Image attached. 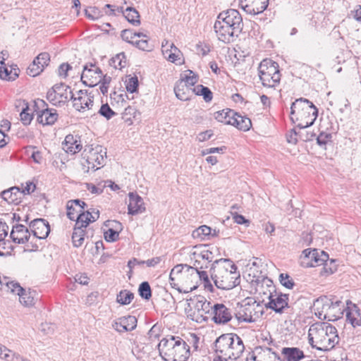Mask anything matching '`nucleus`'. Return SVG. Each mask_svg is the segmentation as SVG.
Here are the masks:
<instances>
[{
  "label": "nucleus",
  "mask_w": 361,
  "mask_h": 361,
  "mask_svg": "<svg viewBox=\"0 0 361 361\" xmlns=\"http://www.w3.org/2000/svg\"><path fill=\"white\" fill-rule=\"evenodd\" d=\"M210 271L212 281L219 289L231 290L240 283V274L238 267L228 259L216 260Z\"/></svg>",
  "instance_id": "1"
},
{
  "label": "nucleus",
  "mask_w": 361,
  "mask_h": 361,
  "mask_svg": "<svg viewBox=\"0 0 361 361\" xmlns=\"http://www.w3.org/2000/svg\"><path fill=\"white\" fill-rule=\"evenodd\" d=\"M335 326L326 322L312 324L308 331V343L312 348L320 351H329L339 343Z\"/></svg>",
  "instance_id": "2"
},
{
  "label": "nucleus",
  "mask_w": 361,
  "mask_h": 361,
  "mask_svg": "<svg viewBox=\"0 0 361 361\" xmlns=\"http://www.w3.org/2000/svg\"><path fill=\"white\" fill-rule=\"evenodd\" d=\"M190 348L183 338L174 336L163 338L158 345L159 354L165 361H187Z\"/></svg>",
  "instance_id": "3"
},
{
  "label": "nucleus",
  "mask_w": 361,
  "mask_h": 361,
  "mask_svg": "<svg viewBox=\"0 0 361 361\" xmlns=\"http://www.w3.org/2000/svg\"><path fill=\"white\" fill-rule=\"evenodd\" d=\"M318 115V110L312 102L307 99H296L290 107V118L297 123L296 127L305 129L312 126Z\"/></svg>",
  "instance_id": "4"
},
{
  "label": "nucleus",
  "mask_w": 361,
  "mask_h": 361,
  "mask_svg": "<svg viewBox=\"0 0 361 361\" xmlns=\"http://www.w3.org/2000/svg\"><path fill=\"white\" fill-rule=\"evenodd\" d=\"M312 311L320 319L336 321L344 312V303L327 296H322L314 301Z\"/></svg>",
  "instance_id": "5"
},
{
  "label": "nucleus",
  "mask_w": 361,
  "mask_h": 361,
  "mask_svg": "<svg viewBox=\"0 0 361 361\" xmlns=\"http://www.w3.org/2000/svg\"><path fill=\"white\" fill-rule=\"evenodd\" d=\"M215 351L226 359L236 360L244 352L242 339L236 334H226L219 336L214 343Z\"/></svg>",
  "instance_id": "6"
},
{
  "label": "nucleus",
  "mask_w": 361,
  "mask_h": 361,
  "mask_svg": "<svg viewBox=\"0 0 361 361\" xmlns=\"http://www.w3.org/2000/svg\"><path fill=\"white\" fill-rule=\"evenodd\" d=\"M266 286L268 288L269 300L267 305V307L274 310L276 312L281 313L286 308H288V295L286 294H278L277 293H273L274 290V286H273V281L267 277H263L261 281V284H258L256 290L259 293L263 292L264 294H267L264 291V286Z\"/></svg>",
  "instance_id": "7"
},
{
  "label": "nucleus",
  "mask_w": 361,
  "mask_h": 361,
  "mask_svg": "<svg viewBox=\"0 0 361 361\" xmlns=\"http://www.w3.org/2000/svg\"><path fill=\"white\" fill-rule=\"evenodd\" d=\"M258 71L263 86L274 88L279 85L281 73L276 62L271 59H264L260 63Z\"/></svg>",
  "instance_id": "8"
},
{
  "label": "nucleus",
  "mask_w": 361,
  "mask_h": 361,
  "mask_svg": "<svg viewBox=\"0 0 361 361\" xmlns=\"http://www.w3.org/2000/svg\"><path fill=\"white\" fill-rule=\"evenodd\" d=\"M188 317L197 323H202L212 316V305L204 297L199 296L189 303Z\"/></svg>",
  "instance_id": "9"
},
{
  "label": "nucleus",
  "mask_w": 361,
  "mask_h": 361,
  "mask_svg": "<svg viewBox=\"0 0 361 361\" xmlns=\"http://www.w3.org/2000/svg\"><path fill=\"white\" fill-rule=\"evenodd\" d=\"M0 285L1 290L18 295L22 305L29 307L34 304V297L31 292H27L18 282L9 277L0 276Z\"/></svg>",
  "instance_id": "10"
},
{
  "label": "nucleus",
  "mask_w": 361,
  "mask_h": 361,
  "mask_svg": "<svg viewBox=\"0 0 361 361\" xmlns=\"http://www.w3.org/2000/svg\"><path fill=\"white\" fill-rule=\"evenodd\" d=\"M106 154V149L101 145L95 147L88 146L82 153L83 158L87 163V170L95 171L99 168L100 165L104 164Z\"/></svg>",
  "instance_id": "11"
},
{
  "label": "nucleus",
  "mask_w": 361,
  "mask_h": 361,
  "mask_svg": "<svg viewBox=\"0 0 361 361\" xmlns=\"http://www.w3.org/2000/svg\"><path fill=\"white\" fill-rule=\"evenodd\" d=\"M264 313L262 306L255 301L241 306L235 314V317L240 322L252 323L262 317Z\"/></svg>",
  "instance_id": "12"
},
{
  "label": "nucleus",
  "mask_w": 361,
  "mask_h": 361,
  "mask_svg": "<svg viewBox=\"0 0 361 361\" xmlns=\"http://www.w3.org/2000/svg\"><path fill=\"white\" fill-rule=\"evenodd\" d=\"M196 268L187 264H178L171 269L172 279L181 282V286H190L197 279Z\"/></svg>",
  "instance_id": "13"
},
{
  "label": "nucleus",
  "mask_w": 361,
  "mask_h": 361,
  "mask_svg": "<svg viewBox=\"0 0 361 361\" xmlns=\"http://www.w3.org/2000/svg\"><path fill=\"white\" fill-rule=\"evenodd\" d=\"M72 92L64 83L56 84L47 94V99L54 105L64 104L71 98Z\"/></svg>",
  "instance_id": "14"
},
{
  "label": "nucleus",
  "mask_w": 361,
  "mask_h": 361,
  "mask_svg": "<svg viewBox=\"0 0 361 361\" xmlns=\"http://www.w3.org/2000/svg\"><path fill=\"white\" fill-rule=\"evenodd\" d=\"M73 106L76 111L85 112L92 109L94 106V95L87 90H81L72 94Z\"/></svg>",
  "instance_id": "15"
},
{
  "label": "nucleus",
  "mask_w": 361,
  "mask_h": 361,
  "mask_svg": "<svg viewBox=\"0 0 361 361\" xmlns=\"http://www.w3.org/2000/svg\"><path fill=\"white\" fill-rule=\"evenodd\" d=\"M302 263L307 267H317L322 265L324 262L329 259V255L324 251L317 249L303 250Z\"/></svg>",
  "instance_id": "16"
},
{
  "label": "nucleus",
  "mask_w": 361,
  "mask_h": 361,
  "mask_svg": "<svg viewBox=\"0 0 361 361\" xmlns=\"http://www.w3.org/2000/svg\"><path fill=\"white\" fill-rule=\"evenodd\" d=\"M217 19L233 27L235 32H240L243 30L242 16L238 11L235 9H228L227 11H222L219 14Z\"/></svg>",
  "instance_id": "17"
},
{
  "label": "nucleus",
  "mask_w": 361,
  "mask_h": 361,
  "mask_svg": "<svg viewBox=\"0 0 361 361\" xmlns=\"http://www.w3.org/2000/svg\"><path fill=\"white\" fill-rule=\"evenodd\" d=\"M102 78V72L99 68L90 63V66H85L81 75V80L89 87H94L99 84Z\"/></svg>",
  "instance_id": "18"
},
{
  "label": "nucleus",
  "mask_w": 361,
  "mask_h": 361,
  "mask_svg": "<svg viewBox=\"0 0 361 361\" xmlns=\"http://www.w3.org/2000/svg\"><path fill=\"white\" fill-rule=\"evenodd\" d=\"M214 29L219 41L230 43L234 37H238L240 32H235L233 27H230L221 20L217 19L214 23Z\"/></svg>",
  "instance_id": "19"
},
{
  "label": "nucleus",
  "mask_w": 361,
  "mask_h": 361,
  "mask_svg": "<svg viewBox=\"0 0 361 361\" xmlns=\"http://www.w3.org/2000/svg\"><path fill=\"white\" fill-rule=\"evenodd\" d=\"M29 226L33 234V239H45L50 233L49 224L44 219H36L32 221Z\"/></svg>",
  "instance_id": "20"
},
{
  "label": "nucleus",
  "mask_w": 361,
  "mask_h": 361,
  "mask_svg": "<svg viewBox=\"0 0 361 361\" xmlns=\"http://www.w3.org/2000/svg\"><path fill=\"white\" fill-rule=\"evenodd\" d=\"M62 148L66 153L70 154H75L79 152L82 148L80 137L71 134L66 135L62 142Z\"/></svg>",
  "instance_id": "21"
},
{
  "label": "nucleus",
  "mask_w": 361,
  "mask_h": 361,
  "mask_svg": "<svg viewBox=\"0 0 361 361\" xmlns=\"http://www.w3.org/2000/svg\"><path fill=\"white\" fill-rule=\"evenodd\" d=\"M212 308L213 320L215 323L225 324L231 319V313L224 305L216 304Z\"/></svg>",
  "instance_id": "22"
},
{
  "label": "nucleus",
  "mask_w": 361,
  "mask_h": 361,
  "mask_svg": "<svg viewBox=\"0 0 361 361\" xmlns=\"http://www.w3.org/2000/svg\"><path fill=\"white\" fill-rule=\"evenodd\" d=\"M128 197V210L129 214L135 215L145 211L143 200L140 195L134 192H130Z\"/></svg>",
  "instance_id": "23"
},
{
  "label": "nucleus",
  "mask_w": 361,
  "mask_h": 361,
  "mask_svg": "<svg viewBox=\"0 0 361 361\" xmlns=\"http://www.w3.org/2000/svg\"><path fill=\"white\" fill-rule=\"evenodd\" d=\"M344 311L348 323L353 327L361 326V313L357 306L352 302H347V307H344Z\"/></svg>",
  "instance_id": "24"
},
{
  "label": "nucleus",
  "mask_w": 361,
  "mask_h": 361,
  "mask_svg": "<svg viewBox=\"0 0 361 361\" xmlns=\"http://www.w3.org/2000/svg\"><path fill=\"white\" fill-rule=\"evenodd\" d=\"M11 238L13 242L18 244H23L28 242L30 238L29 230L22 224H17L13 227L11 232Z\"/></svg>",
  "instance_id": "25"
},
{
  "label": "nucleus",
  "mask_w": 361,
  "mask_h": 361,
  "mask_svg": "<svg viewBox=\"0 0 361 361\" xmlns=\"http://www.w3.org/2000/svg\"><path fill=\"white\" fill-rule=\"evenodd\" d=\"M1 197L8 204H18L23 197V192L18 187H12L1 192Z\"/></svg>",
  "instance_id": "26"
},
{
  "label": "nucleus",
  "mask_w": 361,
  "mask_h": 361,
  "mask_svg": "<svg viewBox=\"0 0 361 361\" xmlns=\"http://www.w3.org/2000/svg\"><path fill=\"white\" fill-rule=\"evenodd\" d=\"M192 91L193 88L188 87V85L184 82L183 80H179L174 87V92L176 97L182 101L188 100Z\"/></svg>",
  "instance_id": "27"
},
{
  "label": "nucleus",
  "mask_w": 361,
  "mask_h": 361,
  "mask_svg": "<svg viewBox=\"0 0 361 361\" xmlns=\"http://www.w3.org/2000/svg\"><path fill=\"white\" fill-rule=\"evenodd\" d=\"M281 354L286 361H300L305 357L303 351L295 347L283 348Z\"/></svg>",
  "instance_id": "28"
},
{
  "label": "nucleus",
  "mask_w": 361,
  "mask_h": 361,
  "mask_svg": "<svg viewBox=\"0 0 361 361\" xmlns=\"http://www.w3.org/2000/svg\"><path fill=\"white\" fill-rule=\"evenodd\" d=\"M58 118V114L56 109H44L37 115V120L43 126L53 125Z\"/></svg>",
  "instance_id": "29"
},
{
  "label": "nucleus",
  "mask_w": 361,
  "mask_h": 361,
  "mask_svg": "<svg viewBox=\"0 0 361 361\" xmlns=\"http://www.w3.org/2000/svg\"><path fill=\"white\" fill-rule=\"evenodd\" d=\"M269 0H255L249 5H243L245 11L250 14H259L262 13L268 6Z\"/></svg>",
  "instance_id": "30"
},
{
  "label": "nucleus",
  "mask_w": 361,
  "mask_h": 361,
  "mask_svg": "<svg viewBox=\"0 0 361 361\" xmlns=\"http://www.w3.org/2000/svg\"><path fill=\"white\" fill-rule=\"evenodd\" d=\"M231 125L235 126L240 130L247 131L251 128L252 123L249 118L242 116L235 112V115L233 117Z\"/></svg>",
  "instance_id": "31"
},
{
  "label": "nucleus",
  "mask_w": 361,
  "mask_h": 361,
  "mask_svg": "<svg viewBox=\"0 0 361 361\" xmlns=\"http://www.w3.org/2000/svg\"><path fill=\"white\" fill-rule=\"evenodd\" d=\"M235 112L231 109H224L215 113V118L221 123L231 125Z\"/></svg>",
  "instance_id": "32"
},
{
  "label": "nucleus",
  "mask_w": 361,
  "mask_h": 361,
  "mask_svg": "<svg viewBox=\"0 0 361 361\" xmlns=\"http://www.w3.org/2000/svg\"><path fill=\"white\" fill-rule=\"evenodd\" d=\"M247 266L250 267L249 275L253 274V277L256 278V281L257 283V286L258 284H261V282H259V274H262V271L259 269L262 266V262L261 259H259L258 258H254L252 262H250ZM254 281V279L252 280Z\"/></svg>",
  "instance_id": "33"
},
{
  "label": "nucleus",
  "mask_w": 361,
  "mask_h": 361,
  "mask_svg": "<svg viewBox=\"0 0 361 361\" xmlns=\"http://www.w3.org/2000/svg\"><path fill=\"white\" fill-rule=\"evenodd\" d=\"M195 250L192 252V259H200V260L208 261V264L212 261L213 256L212 252L202 247H195Z\"/></svg>",
  "instance_id": "34"
},
{
  "label": "nucleus",
  "mask_w": 361,
  "mask_h": 361,
  "mask_svg": "<svg viewBox=\"0 0 361 361\" xmlns=\"http://www.w3.org/2000/svg\"><path fill=\"white\" fill-rule=\"evenodd\" d=\"M124 16L133 25L137 26L140 24V14L135 8L128 7Z\"/></svg>",
  "instance_id": "35"
},
{
  "label": "nucleus",
  "mask_w": 361,
  "mask_h": 361,
  "mask_svg": "<svg viewBox=\"0 0 361 361\" xmlns=\"http://www.w3.org/2000/svg\"><path fill=\"white\" fill-rule=\"evenodd\" d=\"M85 231L84 228L75 226L73 235L72 241L75 247H80L84 243Z\"/></svg>",
  "instance_id": "36"
},
{
  "label": "nucleus",
  "mask_w": 361,
  "mask_h": 361,
  "mask_svg": "<svg viewBox=\"0 0 361 361\" xmlns=\"http://www.w3.org/2000/svg\"><path fill=\"white\" fill-rule=\"evenodd\" d=\"M137 114H140V113L135 106H128L125 107L124 111L122 114V118L128 125H131L133 124V118H135Z\"/></svg>",
  "instance_id": "37"
},
{
  "label": "nucleus",
  "mask_w": 361,
  "mask_h": 361,
  "mask_svg": "<svg viewBox=\"0 0 361 361\" xmlns=\"http://www.w3.org/2000/svg\"><path fill=\"white\" fill-rule=\"evenodd\" d=\"M134 298V294L128 290H122L116 297V301L121 305H126L131 302Z\"/></svg>",
  "instance_id": "38"
},
{
  "label": "nucleus",
  "mask_w": 361,
  "mask_h": 361,
  "mask_svg": "<svg viewBox=\"0 0 361 361\" xmlns=\"http://www.w3.org/2000/svg\"><path fill=\"white\" fill-rule=\"evenodd\" d=\"M110 65L116 69H122L126 66V56L123 52L119 53L110 60Z\"/></svg>",
  "instance_id": "39"
},
{
  "label": "nucleus",
  "mask_w": 361,
  "mask_h": 361,
  "mask_svg": "<svg viewBox=\"0 0 361 361\" xmlns=\"http://www.w3.org/2000/svg\"><path fill=\"white\" fill-rule=\"evenodd\" d=\"M192 92H195L197 95H202L206 102H209L212 99V93L211 90L207 87L202 85H197L193 88Z\"/></svg>",
  "instance_id": "40"
},
{
  "label": "nucleus",
  "mask_w": 361,
  "mask_h": 361,
  "mask_svg": "<svg viewBox=\"0 0 361 361\" xmlns=\"http://www.w3.org/2000/svg\"><path fill=\"white\" fill-rule=\"evenodd\" d=\"M212 229L210 227L203 225L193 231L192 236L194 238H199L201 240H204L206 237L212 234Z\"/></svg>",
  "instance_id": "41"
},
{
  "label": "nucleus",
  "mask_w": 361,
  "mask_h": 361,
  "mask_svg": "<svg viewBox=\"0 0 361 361\" xmlns=\"http://www.w3.org/2000/svg\"><path fill=\"white\" fill-rule=\"evenodd\" d=\"M25 106L23 108L22 111L20 114V121L21 122L27 126L29 125L32 118H33V114L32 112V110L29 109L27 104H25Z\"/></svg>",
  "instance_id": "42"
},
{
  "label": "nucleus",
  "mask_w": 361,
  "mask_h": 361,
  "mask_svg": "<svg viewBox=\"0 0 361 361\" xmlns=\"http://www.w3.org/2000/svg\"><path fill=\"white\" fill-rule=\"evenodd\" d=\"M90 214L87 212H80L79 214H78L76 219L75 226H78V227H81L85 228L87 226V225L92 222L90 218Z\"/></svg>",
  "instance_id": "43"
},
{
  "label": "nucleus",
  "mask_w": 361,
  "mask_h": 361,
  "mask_svg": "<svg viewBox=\"0 0 361 361\" xmlns=\"http://www.w3.org/2000/svg\"><path fill=\"white\" fill-rule=\"evenodd\" d=\"M140 297L145 300H149L152 297V290L148 282L144 281L140 283L138 288Z\"/></svg>",
  "instance_id": "44"
},
{
  "label": "nucleus",
  "mask_w": 361,
  "mask_h": 361,
  "mask_svg": "<svg viewBox=\"0 0 361 361\" xmlns=\"http://www.w3.org/2000/svg\"><path fill=\"white\" fill-rule=\"evenodd\" d=\"M18 77V74L15 72L12 74L11 71H8L5 63H0V78L6 80H14Z\"/></svg>",
  "instance_id": "45"
},
{
  "label": "nucleus",
  "mask_w": 361,
  "mask_h": 361,
  "mask_svg": "<svg viewBox=\"0 0 361 361\" xmlns=\"http://www.w3.org/2000/svg\"><path fill=\"white\" fill-rule=\"evenodd\" d=\"M123 322V324L126 327L128 331H133L137 326V319L135 316H128L120 318Z\"/></svg>",
  "instance_id": "46"
},
{
  "label": "nucleus",
  "mask_w": 361,
  "mask_h": 361,
  "mask_svg": "<svg viewBox=\"0 0 361 361\" xmlns=\"http://www.w3.org/2000/svg\"><path fill=\"white\" fill-rule=\"evenodd\" d=\"M85 16L92 20L99 19L103 16L102 11L95 6H90L85 9Z\"/></svg>",
  "instance_id": "47"
},
{
  "label": "nucleus",
  "mask_w": 361,
  "mask_h": 361,
  "mask_svg": "<svg viewBox=\"0 0 361 361\" xmlns=\"http://www.w3.org/2000/svg\"><path fill=\"white\" fill-rule=\"evenodd\" d=\"M43 69L42 66H40L37 61H35V59H34L32 63L27 68V73L32 77H35L38 75Z\"/></svg>",
  "instance_id": "48"
},
{
  "label": "nucleus",
  "mask_w": 361,
  "mask_h": 361,
  "mask_svg": "<svg viewBox=\"0 0 361 361\" xmlns=\"http://www.w3.org/2000/svg\"><path fill=\"white\" fill-rule=\"evenodd\" d=\"M180 80H183L184 82L188 85V87H191L195 85V84L197 82V75L192 71H187L183 78Z\"/></svg>",
  "instance_id": "49"
},
{
  "label": "nucleus",
  "mask_w": 361,
  "mask_h": 361,
  "mask_svg": "<svg viewBox=\"0 0 361 361\" xmlns=\"http://www.w3.org/2000/svg\"><path fill=\"white\" fill-rule=\"evenodd\" d=\"M98 113L107 120H109L116 115V113L110 108L108 104H102Z\"/></svg>",
  "instance_id": "50"
},
{
  "label": "nucleus",
  "mask_w": 361,
  "mask_h": 361,
  "mask_svg": "<svg viewBox=\"0 0 361 361\" xmlns=\"http://www.w3.org/2000/svg\"><path fill=\"white\" fill-rule=\"evenodd\" d=\"M121 36L124 41L135 44V42L136 40L135 32H133L132 30L130 29L123 30L121 32Z\"/></svg>",
  "instance_id": "51"
},
{
  "label": "nucleus",
  "mask_w": 361,
  "mask_h": 361,
  "mask_svg": "<svg viewBox=\"0 0 361 361\" xmlns=\"http://www.w3.org/2000/svg\"><path fill=\"white\" fill-rule=\"evenodd\" d=\"M173 52H171V54L169 55L168 61L172 63L181 64L183 61L181 51L176 47L173 48Z\"/></svg>",
  "instance_id": "52"
},
{
  "label": "nucleus",
  "mask_w": 361,
  "mask_h": 361,
  "mask_svg": "<svg viewBox=\"0 0 361 361\" xmlns=\"http://www.w3.org/2000/svg\"><path fill=\"white\" fill-rule=\"evenodd\" d=\"M138 80L137 77H131L126 80V87L128 92L133 93L137 91Z\"/></svg>",
  "instance_id": "53"
},
{
  "label": "nucleus",
  "mask_w": 361,
  "mask_h": 361,
  "mask_svg": "<svg viewBox=\"0 0 361 361\" xmlns=\"http://www.w3.org/2000/svg\"><path fill=\"white\" fill-rule=\"evenodd\" d=\"M322 265H324L323 271L326 274H332L337 270V264L335 260L328 261L327 259Z\"/></svg>",
  "instance_id": "54"
},
{
  "label": "nucleus",
  "mask_w": 361,
  "mask_h": 361,
  "mask_svg": "<svg viewBox=\"0 0 361 361\" xmlns=\"http://www.w3.org/2000/svg\"><path fill=\"white\" fill-rule=\"evenodd\" d=\"M279 280L281 285L288 289H292L295 285L292 278L286 274H281Z\"/></svg>",
  "instance_id": "55"
},
{
  "label": "nucleus",
  "mask_w": 361,
  "mask_h": 361,
  "mask_svg": "<svg viewBox=\"0 0 361 361\" xmlns=\"http://www.w3.org/2000/svg\"><path fill=\"white\" fill-rule=\"evenodd\" d=\"M4 361H30L25 357H23L20 354L11 350L9 355L6 354L4 357Z\"/></svg>",
  "instance_id": "56"
},
{
  "label": "nucleus",
  "mask_w": 361,
  "mask_h": 361,
  "mask_svg": "<svg viewBox=\"0 0 361 361\" xmlns=\"http://www.w3.org/2000/svg\"><path fill=\"white\" fill-rule=\"evenodd\" d=\"M302 132L298 133L295 129L290 130L286 134L287 142L290 144L295 145L298 142V139L300 137V134Z\"/></svg>",
  "instance_id": "57"
},
{
  "label": "nucleus",
  "mask_w": 361,
  "mask_h": 361,
  "mask_svg": "<svg viewBox=\"0 0 361 361\" xmlns=\"http://www.w3.org/2000/svg\"><path fill=\"white\" fill-rule=\"evenodd\" d=\"M197 279L199 278L200 280H202L204 282L205 287L209 288V289L212 290V285L210 283L207 271L202 269L200 271H197Z\"/></svg>",
  "instance_id": "58"
},
{
  "label": "nucleus",
  "mask_w": 361,
  "mask_h": 361,
  "mask_svg": "<svg viewBox=\"0 0 361 361\" xmlns=\"http://www.w3.org/2000/svg\"><path fill=\"white\" fill-rule=\"evenodd\" d=\"M35 59V61H37L40 66H42V68H44V66L48 65L50 57L48 53L44 52L39 54Z\"/></svg>",
  "instance_id": "59"
},
{
  "label": "nucleus",
  "mask_w": 361,
  "mask_h": 361,
  "mask_svg": "<svg viewBox=\"0 0 361 361\" xmlns=\"http://www.w3.org/2000/svg\"><path fill=\"white\" fill-rule=\"evenodd\" d=\"M135 45L141 50L143 51H149L151 47L148 42V38L147 39H136L135 42Z\"/></svg>",
  "instance_id": "60"
},
{
  "label": "nucleus",
  "mask_w": 361,
  "mask_h": 361,
  "mask_svg": "<svg viewBox=\"0 0 361 361\" xmlns=\"http://www.w3.org/2000/svg\"><path fill=\"white\" fill-rule=\"evenodd\" d=\"M231 214L233 221L238 224H248L249 221L246 219L243 215L238 214L235 212H231Z\"/></svg>",
  "instance_id": "61"
},
{
  "label": "nucleus",
  "mask_w": 361,
  "mask_h": 361,
  "mask_svg": "<svg viewBox=\"0 0 361 361\" xmlns=\"http://www.w3.org/2000/svg\"><path fill=\"white\" fill-rule=\"evenodd\" d=\"M118 233L112 228H109L104 234L106 240L109 242L116 241L118 238Z\"/></svg>",
  "instance_id": "62"
},
{
  "label": "nucleus",
  "mask_w": 361,
  "mask_h": 361,
  "mask_svg": "<svg viewBox=\"0 0 361 361\" xmlns=\"http://www.w3.org/2000/svg\"><path fill=\"white\" fill-rule=\"evenodd\" d=\"M194 259V264H193L192 267H190V268H192V269L197 268V269H195L196 271H200L204 268L208 267V261L204 260V262H202V260H200V259Z\"/></svg>",
  "instance_id": "63"
},
{
  "label": "nucleus",
  "mask_w": 361,
  "mask_h": 361,
  "mask_svg": "<svg viewBox=\"0 0 361 361\" xmlns=\"http://www.w3.org/2000/svg\"><path fill=\"white\" fill-rule=\"evenodd\" d=\"M67 216L71 219L74 221L77 219L78 213H80L79 211H76L74 207L71 206V204H67Z\"/></svg>",
  "instance_id": "64"
}]
</instances>
